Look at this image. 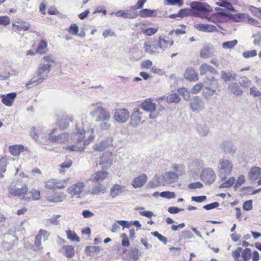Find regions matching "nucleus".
<instances>
[{
	"mask_svg": "<svg viewBox=\"0 0 261 261\" xmlns=\"http://www.w3.org/2000/svg\"><path fill=\"white\" fill-rule=\"evenodd\" d=\"M49 140L54 143L71 145L65 147V149L69 151H83L85 146L92 143L94 139L93 129L85 130L77 125L75 131L69 137L67 133L57 134V128L53 129L48 135Z\"/></svg>",
	"mask_w": 261,
	"mask_h": 261,
	"instance_id": "f257e3e1",
	"label": "nucleus"
},
{
	"mask_svg": "<svg viewBox=\"0 0 261 261\" xmlns=\"http://www.w3.org/2000/svg\"><path fill=\"white\" fill-rule=\"evenodd\" d=\"M43 63L39 65L36 75L31 79L26 84L27 88H30V85L35 84L36 85L42 83L46 79L50 72L51 68L56 64L55 58L52 55H46L43 57Z\"/></svg>",
	"mask_w": 261,
	"mask_h": 261,
	"instance_id": "f03ea898",
	"label": "nucleus"
},
{
	"mask_svg": "<svg viewBox=\"0 0 261 261\" xmlns=\"http://www.w3.org/2000/svg\"><path fill=\"white\" fill-rule=\"evenodd\" d=\"M191 13L197 17H202L207 13L213 11L212 7L208 4L199 2H193L190 5Z\"/></svg>",
	"mask_w": 261,
	"mask_h": 261,
	"instance_id": "7ed1b4c3",
	"label": "nucleus"
},
{
	"mask_svg": "<svg viewBox=\"0 0 261 261\" xmlns=\"http://www.w3.org/2000/svg\"><path fill=\"white\" fill-rule=\"evenodd\" d=\"M199 70L200 75H206L205 82H210V85H212V82H216V84L218 85L217 80L216 79L215 75H218V72L213 66L203 63L200 65Z\"/></svg>",
	"mask_w": 261,
	"mask_h": 261,
	"instance_id": "20e7f679",
	"label": "nucleus"
},
{
	"mask_svg": "<svg viewBox=\"0 0 261 261\" xmlns=\"http://www.w3.org/2000/svg\"><path fill=\"white\" fill-rule=\"evenodd\" d=\"M8 191L10 195L13 197H21V199L23 200L24 195L27 192V185L23 184L19 187H17L15 184L12 183L8 187Z\"/></svg>",
	"mask_w": 261,
	"mask_h": 261,
	"instance_id": "39448f33",
	"label": "nucleus"
},
{
	"mask_svg": "<svg viewBox=\"0 0 261 261\" xmlns=\"http://www.w3.org/2000/svg\"><path fill=\"white\" fill-rule=\"evenodd\" d=\"M232 170V165L231 162L226 160H223L220 162L218 172L219 176L222 180L226 179Z\"/></svg>",
	"mask_w": 261,
	"mask_h": 261,
	"instance_id": "423d86ee",
	"label": "nucleus"
},
{
	"mask_svg": "<svg viewBox=\"0 0 261 261\" xmlns=\"http://www.w3.org/2000/svg\"><path fill=\"white\" fill-rule=\"evenodd\" d=\"M50 233L45 229H41L38 231V234L36 236L34 240V245L36 247L35 250H40L43 249L41 245V240L46 241L48 240Z\"/></svg>",
	"mask_w": 261,
	"mask_h": 261,
	"instance_id": "0eeeda50",
	"label": "nucleus"
},
{
	"mask_svg": "<svg viewBox=\"0 0 261 261\" xmlns=\"http://www.w3.org/2000/svg\"><path fill=\"white\" fill-rule=\"evenodd\" d=\"M113 164V153L107 151L102 153L100 158L99 165L102 170L109 169Z\"/></svg>",
	"mask_w": 261,
	"mask_h": 261,
	"instance_id": "6e6552de",
	"label": "nucleus"
},
{
	"mask_svg": "<svg viewBox=\"0 0 261 261\" xmlns=\"http://www.w3.org/2000/svg\"><path fill=\"white\" fill-rule=\"evenodd\" d=\"M144 51L150 55H154L159 53V47L157 40L150 39L146 41L144 44Z\"/></svg>",
	"mask_w": 261,
	"mask_h": 261,
	"instance_id": "1a4fd4ad",
	"label": "nucleus"
},
{
	"mask_svg": "<svg viewBox=\"0 0 261 261\" xmlns=\"http://www.w3.org/2000/svg\"><path fill=\"white\" fill-rule=\"evenodd\" d=\"M85 187L84 182H77L70 186L67 189V192L72 197H80V194L83 192Z\"/></svg>",
	"mask_w": 261,
	"mask_h": 261,
	"instance_id": "9d476101",
	"label": "nucleus"
},
{
	"mask_svg": "<svg viewBox=\"0 0 261 261\" xmlns=\"http://www.w3.org/2000/svg\"><path fill=\"white\" fill-rule=\"evenodd\" d=\"M92 116L97 115V118L95 120L97 122L103 121L108 120L110 118V113L102 107H97L92 113Z\"/></svg>",
	"mask_w": 261,
	"mask_h": 261,
	"instance_id": "9b49d317",
	"label": "nucleus"
},
{
	"mask_svg": "<svg viewBox=\"0 0 261 261\" xmlns=\"http://www.w3.org/2000/svg\"><path fill=\"white\" fill-rule=\"evenodd\" d=\"M114 119L119 123L126 122L130 117L128 111L126 109H118L115 110Z\"/></svg>",
	"mask_w": 261,
	"mask_h": 261,
	"instance_id": "f8f14e48",
	"label": "nucleus"
},
{
	"mask_svg": "<svg viewBox=\"0 0 261 261\" xmlns=\"http://www.w3.org/2000/svg\"><path fill=\"white\" fill-rule=\"evenodd\" d=\"M216 175L212 169L208 168L202 171L201 179L205 185H210L215 180Z\"/></svg>",
	"mask_w": 261,
	"mask_h": 261,
	"instance_id": "ddd939ff",
	"label": "nucleus"
},
{
	"mask_svg": "<svg viewBox=\"0 0 261 261\" xmlns=\"http://www.w3.org/2000/svg\"><path fill=\"white\" fill-rule=\"evenodd\" d=\"M145 118V114L140 112L138 108H135L130 116V123L133 125H137L144 121Z\"/></svg>",
	"mask_w": 261,
	"mask_h": 261,
	"instance_id": "4468645a",
	"label": "nucleus"
},
{
	"mask_svg": "<svg viewBox=\"0 0 261 261\" xmlns=\"http://www.w3.org/2000/svg\"><path fill=\"white\" fill-rule=\"evenodd\" d=\"M140 107L145 111L152 112L156 109V105L153 102L151 99L147 98L141 103ZM149 117L151 119H154L156 117V115H153L151 113L149 114Z\"/></svg>",
	"mask_w": 261,
	"mask_h": 261,
	"instance_id": "2eb2a0df",
	"label": "nucleus"
},
{
	"mask_svg": "<svg viewBox=\"0 0 261 261\" xmlns=\"http://www.w3.org/2000/svg\"><path fill=\"white\" fill-rule=\"evenodd\" d=\"M66 197V195L63 192H53L48 194L46 199L49 202L59 203L63 201Z\"/></svg>",
	"mask_w": 261,
	"mask_h": 261,
	"instance_id": "dca6fc26",
	"label": "nucleus"
},
{
	"mask_svg": "<svg viewBox=\"0 0 261 261\" xmlns=\"http://www.w3.org/2000/svg\"><path fill=\"white\" fill-rule=\"evenodd\" d=\"M221 9L217 8L216 10L217 11V13L212 14L209 17L207 18L208 21L213 22L215 23L223 22L226 17L227 16L226 13L224 12H220Z\"/></svg>",
	"mask_w": 261,
	"mask_h": 261,
	"instance_id": "f3484780",
	"label": "nucleus"
},
{
	"mask_svg": "<svg viewBox=\"0 0 261 261\" xmlns=\"http://www.w3.org/2000/svg\"><path fill=\"white\" fill-rule=\"evenodd\" d=\"M109 173L107 171L99 170L93 173L89 179L92 182H99L105 180L109 176Z\"/></svg>",
	"mask_w": 261,
	"mask_h": 261,
	"instance_id": "a211bd4d",
	"label": "nucleus"
},
{
	"mask_svg": "<svg viewBox=\"0 0 261 261\" xmlns=\"http://www.w3.org/2000/svg\"><path fill=\"white\" fill-rule=\"evenodd\" d=\"M40 198V191L36 189H32L31 191H29V188L27 186V192L24 195L23 200L25 201H34L39 200Z\"/></svg>",
	"mask_w": 261,
	"mask_h": 261,
	"instance_id": "6ab92c4d",
	"label": "nucleus"
},
{
	"mask_svg": "<svg viewBox=\"0 0 261 261\" xmlns=\"http://www.w3.org/2000/svg\"><path fill=\"white\" fill-rule=\"evenodd\" d=\"M124 259L127 261H137L139 256V251L136 248H132L129 250L123 251Z\"/></svg>",
	"mask_w": 261,
	"mask_h": 261,
	"instance_id": "aec40b11",
	"label": "nucleus"
},
{
	"mask_svg": "<svg viewBox=\"0 0 261 261\" xmlns=\"http://www.w3.org/2000/svg\"><path fill=\"white\" fill-rule=\"evenodd\" d=\"M159 49L161 50H165L166 48H168L174 43L173 40L169 36H160L158 40H157Z\"/></svg>",
	"mask_w": 261,
	"mask_h": 261,
	"instance_id": "412c9836",
	"label": "nucleus"
},
{
	"mask_svg": "<svg viewBox=\"0 0 261 261\" xmlns=\"http://www.w3.org/2000/svg\"><path fill=\"white\" fill-rule=\"evenodd\" d=\"M12 29L14 31L19 32L21 31H28L31 27V25L29 23L19 19L17 20L15 23H12Z\"/></svg>",
	"mask_w": 261,
	"mask_h": 261,
	"instance_id": "4be33fe9",
	"label": "nucleus"
},
{
	"mask_svg": "<svg viewBox=\"0 0 261 261\" xmlns=\"http://www.w3.org/2000/svg\"><path fill=\"white\" fill-rule=\"evenodd\" d=\"M17 94L15 92H12L7 94H2L0 97L2 98V103L6 106H12Z\"/></svg>",
	"mask_w": 261,
	"mask_h": 261,
	"instance_id": "5701e85b",
	"label": "nucleus"
},
{
	"mask_svg": "<svg viewBox=\"0 0 261 261\" xmlns=\"http://www.w3.org/2000/svg\"><path fill=\"white\" fill-rule=\"evenodd\" d=\"M8 149L11 154L15 156H18L21 152L28 151V148L21 144L10 145Z\"/></svg>",
	"mask_w": 261,
	"mask_h": 261,
	"instance_id": "b1692460",
	"label": "nucleus"
},
{
	"mask_svg": "<svg viewBox=\"0 0 261 261\" xmlns=\"http://www.w3.org/2000/svg\"><path fill=\"white\" fill-rule=\"evenodd\" d=\"M112 145V140L111 139H106L96 143L93 145V149L95 151H103L106 148Z\"/></svg>",
	"mask_w": 261,
	"mask_h": 261,
	"instance_id": "393cba45",
	"label": "nucleus"
},
{
	"mask_svg": "<svg viewBox=\"0 0 261 261\" xmlns=\"http://www.w3.org/2000/svg\"><path fill=\"white\" fill-rule=\"evenodd\" d=\"M184 77L188 81L195 82L198 80V74L195 69L191 67H188L185 72Z\"/></svg>",
	"mask_w": 261,
	"mask_h": 261,
	"instance_id": "a878e982",
	"label": "nucleus"
},
{
	"mask_svg": "<svg viewBox=\"0 0 261 261\" xmlns=\"http://www.w3.org/2000/svg\"><path fill=\"white\" fill-rule=\"evenodd\" d=\"M92 188L89 191V193L92 195H99L104 194L107 191V188L100 182H95Z\"/></svg>",
	"mask_w": 261,
	"mask_h": 261,
	"instance_id": "bb28decb",
	"label": "nucleus"
},
{
	"mask_svg": "<svg viewBox=\"0 0 261 261\" xmlns=\"http://www.w3.org/2000/svg\"><path fill=\"white\" fill-rule=\"evenodd\" d=\"M195 28L199 31L204 32H215L218 31L216 26L204 23H198L195 25Z\"/></svg>",
	"mask_w": 261,
	"mask_h": 261,
	"instance_id": "cd10ccee",
	"label": "nucleus"
},
{
	"mask_svg": "<svg viewBox=\"0 0 261 261\" xmlns=\"http://www.w3.org/2000/svg\"><path fill=\"white\" fill-rule=\"evenodd\" d=\"M142 27L141 28L142 33L145 36H152L156 34L159 28L156 26L154 27H147L146 24L145 23H141L140 24Z\"/></svg>",
	"mask_w": 261,
	"mask_h": 261,
	"instance_id": "c85d7f7f",
	"label": "nucleus"
},
{
	"mask_svg": "<svg viewBox=\"0 0 261 261\" xmlns=\"http://www.w3.org/2000/svg\"><path fill=\"white\" fill-rule=\"evenodd\" d=\"M147 177L145 174H142L135 178L132 182L134 188H137L142 187L147 181Z\"/></svg>",
	"mask_w": 261,
	"mask_h": 261,
	"instance_id": "c756f323",
	"label": "nucleus"
},
{
	"mask_svg": "<svg viewBox=\"0 0 261 261\" xmlns=\"http://www.w3.org/2000/svg\"><path fill=\"white\" fill-rule=\"evenodd\" d=\"M230 19L235 22H246L248 14L243 13L231 14L229 15Z\"/></svg>",
	"mask_w": 261,
	"mask_h": 261,
	"instance_id": "7c9ffc66",
	"label": "nucleus"
},
{
	"mask_svg": "<svg viewBox=\"0 0 261 261\" xmlns=\"http://www.w3.org/2000/svg\"><path fill=\"white\" fill-rule=\"evenodd\" d=\"M164 178L166 183L171 184L177 181L178 175L173 172H167L165 173Z\"/></svg>",
	"mask_w": 261,
	"mask_h": 261,
	"instance_id": "2f4dec72",
	"label": "nucleus"
},
{
	"mask_svg": "<svg viewBox=\"0 0 261 261\" xmlns=\"http://www.w3.org/2000/svg\"><path fill=\"white\" fill-rule=\"evenodd\" d=\"M61 251L67 258H71L75 255L74 248L72 245H64Z\"/></svg>",
	"mask_w": 261,
	"mask_h": 261,
	"instance_id": "473e14b6",
	"label": "nucleus"
},
{
	"mask_svg": "<svg viewBox=\"0 0 261 261\" xmlns=\"http://www.w3.org/2000/svg\"><path fill=\"white\" fill-rule=\"evenodd\" d=\"M124 187L118 184L114 185L110 189V195L112 198H115L122 193Z\"/></svg>",
	"mask_w": 261,
	"mask_h": 261,
	"instance_id": "72a5a7b5",
	"label": "nucleus"
},
{
	"mask_svg": "<svg viewBox=\"0 0 261 261\" xmlns=\"http://www.w3.org/2000/svg\"><path fill=\"white\" fill-rule=\"evenodd\" d=\"M47 51V42L43 39L40 40L36 48V53L43 55L46 54Z\"/></svg>",
	"mask_w": 261,
	"mask_h": 261,
	"instance_id": "f704fd0d",
	"label": "nucleus"
},
{
	"mask_svg": "<svg viewBox=\"0 0 261 261\" xmlns=\"http://www.w3.org/2000/svg\"><path fill=\"white\" fill-rule=\"evenodd\" d=\"M261 174V168L258 167H252L248 173V177L250 179H257Z\"/></svg>",
	"mask_w": 261,
	"mask_h": 261,
	"instance_id": "c9c22d12",
	"label": "nucleus"
},
{
	"mask_svg": "<svg viewBox=\"0 0 261 261\" xmlns=\"http://www.w3.org/2000/svg\"><path fill=\"white\" fill-rule=\"evenodd\" d=\"M157 15V12L155 10H150L148 9H143L140 11L139 15L142 18L148 17H155Z\"/></svg>",
	"mask_w": 261,
	"mask_h": 261,
	"instance_id": "e433bc0d",
	"label": "nucleus"
},
{
	"mask_svg": "<svg viewBox=\"0 0 261 261\" xmlns=\"http://www.w3.org/2000/svg\"><path fill=\"white\" fill-rule=\"evenodd\" d=\"M121 225L123 228L129 227V224L127 221L124 220H120L117 221L116 223H115L112 226L111 231L113 232H117L119 229V225Z\"/></svg>",
	"mask_w": 261,
	"mask_h": 261,
	"instance_id": "4c0bfd02",
	"label": "nucleus"
},
{
	"mask_svg": "<svg viewBox=\"0 0 261 261\" xmlns=\"http://www.w3.org/2000/svg\"><path fill=\"white\" fill-rule=\"evenodd\" d=\"M72 165V161L69 159H66L65 161L60 164L59 172L60 173L65 172L67 169H69Z\"/></svg>",
	"mask_w": 261,
	"mask_h": 261,
	"instance_id": "58836bf2",
	"label": "nucleus"
},
{
	"mask_svg": "<svg viewBox=\"0 0 261 261\" xmlns=\"http://www.w3.org/2000/svg\"><path fill=\"white\" fill-rule=\"evenodd\" d=\"M213 56L211 52V47L208 46L203 47L200 51V56L201 58L207 59Z\"/></svg>",
	"mask_w": 261,
	"mask_h": 261,
	"instance_id": "ea45409f",
	"label": "nucleus"
},
{
	"mask_svg": "<svg viewBox=\"0 0 261 261\" xmlns=\"http://www.w3.org/2000/svg\"><path fill=\"white\" fill-rule=\"evenodd\" d=\"M69 178H67L64 179L55 178L56 190L65 189L67 184L69 182Z\"/></svg>",
	"mask_w": 261,
	"mask_h": 261,
	"instance_id": "a19ab883",
	"label": "nucleus"
},
{
	"mask_svg": "<svg viewBox=\"0 0 261 261\" xmlns=\"http://www.w3.org/2000/svg\"><path fill=\"white\" fill-rule=\"evenodd\" d=\"M228 88L230 91L236 95L238 96L242 94V90L237 83H234L230 84Z\"/></svg>",
	"mask_w": 261,
	"mask_h": 261,
	"instance_id": "79ce46f5",
	"label": "nucleus"
},
{
	"mask_svg": "<svg viewBox=\"0 0 261 261\" xmlns=\"http://www.w3.org/2000/svg\"><path fill=\"white\" fill-rule=\"evenodd\" d=\"M191 107L193 111H197L201 109V100L200 98L196 96L195 97L190 103Z\"/></svg>",
	"mask_w": 261,
	"mask_h": 261,
	"instance_id": "37998d69",
	"label": "nucleus"
},
{
	"mask_svg": "<svg viewBox=\"0 0 261 261\" xmlns=\"http://www.w3.org/2000/svg\"><path fill=\"white\" fill-rule=\"evenodd\" d=\"M115 15L117 17H120L124 18H134L136 16L133 15L129 11L120 10L115 13Z\"/></svg>",
	"mask_w": 261,
	"mask_h": 261,
	"instance_id": "c03bdc74",
	"label": "nucleus"
},
{
	"mask_svg": "<svg viewBox=\"0 0 261 261\" xmlns=\"http://www.w3.org/2000/svg\"><path fill=\"white\" fill-rule=\"evenodd\" d=\"M66 233L67 238L71 241L76 242H79L80 241V238L74 231L67 230L66 231Z\"/></svg>",
	"mask_w": 261,
	"mask_h": 261,
	"instance_id": "a18cd8bd",
	"label": "nucleus"
},
{
	"mask_svg": "<svg viewBox=\"0 0 261 261\" xmlns=\"http://www.w3.org/2000/svg\"><path fill=\"white\" fill-rule=\"evenodd\" d=\"M180 100V98L176 93H173L167 97V101L168 103H177Z\"/></svg>",
	"mask_w": 261,
	"mask_h": 261,
	"instance_id": "49530a36",
	"label": "nucleus"
},
{
	"mask_svg": "<svg viewBox=\"0 0 261 261\" xmlns=\"http://www.w3.org/2000/svg\"><path fill=\"white\" fill-rule=\"evenodd\" d=\"M7 163L5 158L0 159V177H4V173L6 171Z\"/></svg>",
	"mask_w": 261,
	"mask_h": 261,
	"instance_id": "de8ad7c7",
	"label": "nucleus"
},
{
	"mask_svg": "<svg viewBox=\"0 0 261 261\" xmlns=\"http://www.w3.org/2000/svg\"><path fill=\"white\" fill-rule=\"evenodd\" d=\"M216 4L220 7L225 8L228 10L234 11V9L232 5L229 2H227L225 1H222L220 2H217Z\"/></svg>",
	"mask_w": 261,
	"mask_h": 261,
	"instance_id": "09e8293b",
	"label": "nucleus"
},
{
	"mask_svg": "<svg viewBox=\"0 0 261 261\" xmlns=\"http://www.w3.org/2000/svg\"><path fill=\"white\" fill-rule=\"evenodd\" d=\"M238 44L237 40L224 42L222 43V47L225 49H231Z\"/></svg>",
	"mask_w": 261,
	"mask_h": 261,
	"instance_id": "8fccbe9b",
	"label": "nucleus"
},
{
	"mask_svg": "<svg viewBox=\"0 0 261 261\" xmlns=\"http://www.w3.org/2000/svg\"><path fill=\"white\" fill-rule=\"evenodd\" d=\"M45 187L49 190H56L55 178H51L47 180L45 183Z\"/></svg>",
	"mask_w": 261,
	"mask_h": 261,
	"instance_id": "3c124183",
	"label": "nucleus"
},
{
	"mask_svg": "<svg viewBox=\"0 0 261 261\" xmlns=\"http://www.w3.org/2000/svg\"><path fill=\"white\" fill-rule=\"evenodd\" d=\"M67 32L71 35H77L79 28L75 23H71L70 27L67 29Z\"/></svg>",
	"mask_w": 261,
	"mask_h": 261,
	"instance_id": "603ef678",
	"label": "nucleus"
},
{
	"mask_svg": "<svg viewBox=\"0 0 261 261\" xmlns=\"http://www.w3.org/2000/svg\"><path fill=\"white\" fill-rule=\"evenodd\" d=\"M242 257L244 261L249 260L251 256V250L249 248H245L242 251Z\"/></svg>",
	"mask_w": 261,
	"mask_h": 261,
	"instance_id": "864d4df0",
	"label": "nucleus"
},
{
	"mask_svg": "<svg viewBox=\"0 0 261 261\" xmlns=\"http://www.w3.org/2000/svg\"><path fill=\"white\" fill-rule=\"evenodd\" d=\"M236 181V179L233 177L229 178L227 180L223 182L220 186V188H228L232 186Z\"/></svg>",
	"mask_w": 261,
	"mask_h": 261,
	"instance_id": "5fc2aeb1",
	"label": "nucleus"
},
{
	"mask_svg": "<svg viewBox=\"0 0 261 261\" xmlns=\"http://www.w3.org/2000/svg\"><path fill=\"white\" fill-rule=\"evenodd\" d=\"M215 91V90L210 87H205L203 90L202 95L204 97L207 98L210 96L213 95Z\"/></svg>",
	"mask_w": 261,
	"mask_h": 261,
	"instance_id": "6e6d98bb",
	"label": "nucleus"
},
{
	"mask_svg": "<svg viewBox=\"0 0 261 261\" xmlns=\"http://www.w3.org/2000/svg\"><path fill=\"white\" fill-rule=\"evenodd\" d=\"M203 84L199 83L195 85L191 90V92L192 94L198 93L203 88Z\"/></svg>",
	"mask_w": 261,
	"mask_h": 261,
	"instance_id": "4d7b16f0",
	"label": "nucleus"
},
{
	"mask_svg": "<svg viewBox=\"0 0 261 261\" xmlns=\"http://www.w3.org/2000/svg\"><path fill=\"white\" fill-rule=\"evenodd\" d=\"M120 237L122 239V246L124 247H128L130 245V242L128 237H127L126 234L125 233H123L121 234Z\"/></svg>",
	"mask_w": 261,
	"mask_h": 261,
	"instance_id": "13d9d810",
	"label": "nucleus"
},
{
	"mask_svg": "<svg viewBox=\"0 0 261 261\" xmlns=\"http://www.w3.org/2000/svg\"><path fill=\"white\" fill-rule=\"evenodd\" d=\"M242 248L238 247L235 250L232 252V256L234 261H240L239 257L241 253H242Z\"/></svg>",
	"mask_w": 261,
	"mask_h": 261,
	"instance_id": "bf43d9fd",
	"label": "nucleus"
},
{
	"mask_svg": "<svg viewBox=\"0 0 261 261\" xmlns=\"http://www.w3.org/2000/svg\"><path fill=\"white\" fill-rule=\"evenodd\" d=\"M178 16L179 17H185L189 16L191 13V9H182L178 11Z\"/></svg>",
	"mask_w": 261,
	"mask_h": 261,
	"instance_id": "052dcab7",
	"label": "nucleus"
},
{
	"mask_svg": "<svg viewBox=\"0 0 261 261\" xmlns=\"http://www.w3.org/2000/svg\"><path fill=\"white\" fill-rule=\"evenodd\" d=\"M162 197H165L168 199L174 198L175 197V194L173 192L165 191L160 194Z\"/></svg>",
	"mask_w": 261,
	"mask_h": 261,
	"instance_id": "680f3d73",
	"label": "nucleus"
},
{
	"mask_svg": "<svg viewBox=\"0 0 261 261\" xmlns=\"http://www.w3.org/2000/svg\"><path fill=\"white\" fill-rule=\"evenodd\" d=\"M10 23V18L8 16H0V25L6 26Z\"/></svg>",
	"mask_w": 261,
	"mask_h": 261,
	"instance_id": "e2e57ef3",
	"label": "nucleus"
},
{
	"mask_svg": "<svg viewBox=\"0 0 261 261\" xmlns=\"http://www.w3.org/2000/svg\"><path fill=\"white\" fill-rule=\"evenodd\" d=\"M152 234L158 238V239L164 244H167V239L166 237L162 236L161 234L159 233L158 231H154L151 232Z\"/></svg>",
	"mask_w": 261,
	"mask_h": 261,
	"instance_id": "0e129e2a",
	"label": "nucleus"
},
{
	"mask_svg": "<svg viewBox=\"0 0 261 261\" xmlns=\"http://www.w3.org/2000/svg\"><path fill=\"white\" fill-rule=\"evenodd\" d=\"M257 55L256 50H251L246 51H244L243 53V56L245 58H249L251 57H254Z\"/></svg>",
	"mask_w": 261,
	"mask_h": 261,
	"instance_id": "69168bd1",
	"label": "nucleus"
},
{
	"mask_svg": "<svg viewBox=\"0 0 261 261\" xmlns=\"http://www.w3.org/2000/svg\"><path fill=\"white\" fill-rule=\"evenodd\" d=\"M221 79L225 82H227L234 80V77L230 73L222 72L221 75Z\"/></svg>",
	"mask_w": 261,
	"mask_h": 261,
	"instance_id": "338daca9",
	"label": "nucleus"
},
{
	"mask_svg": "<svg viewBox=\"0 0 261 261\" xmlns=\"http://www.w3.org/2000/svg\"><path fill=\"white\" fill-rule=\"evenodd\" d=\"M243 208L245 211H250L253 208L252 201L251 200L246 201L243 204Z\"/></svg>",
	"mask_w": 261,
	"mask_h": 261,
	"instance_id": "774afa93",
	"label": "nucleus"
}]
</instances>
